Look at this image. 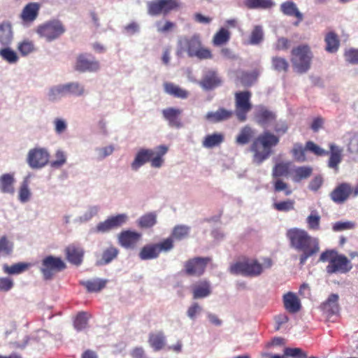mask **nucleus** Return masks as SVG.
I'll list each match as a JSON object with an SVG mask.
<instances>
[{"label":"nucleus","mask_w":358,"mask_h":358,"mask_svg":"<svg viewBox=\"0 0 358 358\" xmlns=\"http://www.w3.org/2000/svg\"><path fill=\"white\" fill-rule=\"evenodd\" d=\"M280 142V137L269 131H265L259 135L252 143L250 151L253 153L252 162L261 164L272 153V148Z\"/></svg>","instance_id":"obj_1"},{"label":"nucleus","mask_w":358,"mask_h":358,"mask_svg":"<svg viewBox=\"0 0 358 358\" xmlns=\"http://www.w3.org/2000/svg\"><path fill=\"white\" fill-rule=\"evenodd\" d=\"M168 147L164 145L156 148V150L151 149H141L136 154L131 163V168L137 171L145 163L150 162L154 168H159L164 163L163 156L167 152Z\"/></svg>","instance_id":"obj_2"},{"label":"nucleus","mask_w":358,"mask_h":358,"mask_svg":"<svg viewBox=\"0 0 358 358\" xmlns=\"http://www.w3.org/2000/svg\"><path fill=\"white\" fill-rule=\"evenodd\" d=\"M321 262H327L326 271L329 274L346 273L352 268L350 261L343 255L338 254L335 250H327L320 257Z\"/></svg>","instance_id":"obj_3"},{"label":"nucleus","mask_w":358,"mask_h":358,"mask_svg":"<svg viewBox=\"0 0 358 358\" xmlns=\"http://www.w3.org/2000/svg\"><path fill=\"white\" fill-rule=\"evenodd\" d=\"M263 271L264 266L257 259L248 257H243L229 266L231 273L250 278L259 276Z\"/></svg>","instance_id":"obj_4"},{"label":"nucleus","mask_w":358,"mask_h":358,"mask_svg":"<svg viewBox=\"0 0 358 358\" xmlns=\"http://www.w3.org/2000/svg\"><path fill=\"white\" fill-rule=\"evenodd\" d=\"M313 54L308 45H300L291 51V62L294 70L304 73L310 68Z\"/></svg>","instance_id":"obj_5"},{"label":"nucleus","mask_w":358,"mask_h":358,"mask_svg":"<svg viewBox=\"0 0 358 358\" xmlns=\"http://www.w3.org/2000/svg\"><path fill=\"white\" fill-rule=\"evenodd\" d=\"M287 236L290 241L292 248L297 250H302L319 247V242L317 238H312L303 230L297 228L289 229Z\"/></svg>","instance_id":"obj_6"},{"label":"nucleus","mask_w":358,"mask_h":358,"mask_svg":"<svg viewBox=\"0 0 358 358\" xmlns=\"http://www.w3.org/2000/svg\"><path fill=\"white\" fill-rule=\"evenodd\" d=\"M173 248V242L171 238H168L159 243H150L144 245L138 253L141 260L156 259L160 252H168Z\"/></svg>","instance_id":"obj_7"},{"label":"nucleus","mask_w":358,"mask_h":358,"mask_svg":"<svg viewBox=\"0 0 358 358\" xmlns=\"http://www.w3.org/2000/svg\"><path fill=\"white\" fill-rule=\"evenodd\" d=\"M180 6L178 0H152L147 3L148 13L151 16L166 15Z\"/></svg>","instance_id":"obj_8"},{"label":"nucleus","mask_w":358,"mask_h":358,"mask_svg":"<svg viewBox=\"0 0 358 358\" xmlns=\"http://www.w3.org/2000/svg\"><path fill=\"white\" fill-rule=\"evenodd\" d=\"M66 31L62 23L57 20L48 21L38 27L36 32L47 41H52L60 37Z\"/></svg>","instance_id":"obj_9"},{"label":"nucleus","mask_w":358,"mask_h":358,"mask_svg":"<svg viewBox=\"0 0 358 358\" xmlns=\"http://www.w3.org/2000/svg\"><path fill=\"white\" fill-rule=\"evenodd\" d=\"M251 92L250 91L238 92L235 93V115L240 122H245L247 114L252 109L250 103Z\"/></svg>","instance_id":"obj_10"},{"label":"nucleus","mask_w":358,"mask_h":358,"mask_svg":"<svg viewBox=\"0 0 358 358\" xmlns=\"http://www.w3.org/2000/svg\"><path fill=\"white\" fill-rule=\"evenodd\" d=\"M66 268V264L60 257L52 255L45 257L41 263V271L45 280H50L54 275Z\"/></svg>","instance_id":"obj_11"},{"label":"nucleus","mask_w":358,"mask_h":358,"mask_svg":"<svg viewBox=\"0 0 358 358\" xmlns=\"http://www.w3.org/2000/svg\"><path fill=\"white\" fill-rule=\"evenodd\" d=\"M210 261L211 258L208 257L191 258L185 262L184 271L187 275L199 277L204 273L206 268Z\"/></svg>","instance_id":"obj_12"},{"label":"nucleus","mask_w":358,"mask_h":358,"mask_svg":"<svg viewBox=\"0 0 358 358\" xmlns=\"http://www.w3.org/2000/svg\"><path fill=\"white\" fill-rule=\"evenodd\" d=\"M351 194H352L353 196H358V185L352 188L350 184L342 182L338 184L333 191H331L329 196L334 203L341 204L347 201Z\"/></svg>","instance_id":"obj_13"},{"label":"nucleus","mask_w":358,"mask_h":358,"mask_svg":"<svg viewBox=\"0 0 358 358\" xmlns=\"http://www.w3.org/2000/svg\"><path fill=\"white\" fill-rule=\"evenodd\" d=\"M84 87L78 83H69L52 88L49 92V99L55 100L58 96L68 94L81 96L84 93Z\"/></svg>","instance_id":"obj_14"},{"label":"nucleus","mask_w":358,"mask_h":358,"mask_svg":"<svg viewBox=\"0 0 358 358\" xmlns=\"http://www.w3.org/2000/svg\"><path fill=\"white\" fill-rule=\"evenodd\" d=\"M50 155L44 148L30 150L27 155V162L33 169H40L49 162Z\"/></svg>","instance_id":"obj_15"},{"label":"nucleus","mask_w":358,"mask_h":358,"mask_svg":"<svg viewBox=\"0 0 358 358\" xmlns=\"http://www.w3.org/2000/svg\"><path fill=\"white\" fill-rule=\"evenodd\" d=\"M75 70L80 72H94L99 69V62L92 57V59L87 57L86 54H80L77 57Z\"/></svg>","instance_id":"obj_16"},{"label":"nucleus","mask_w":358,"mask_h":358,"mask_svg":"<svg viewBox=\"0 0 358 358\" xmlns=\"http://www.w3.org/2000/svg\"><path fill=\"white\" fill-rule=\"evenodd\" d=\"M180 48L187 52L189 57H194V53L201 46L199 34H195L191 37H182L178 41Z\"/></svg>","instance_id":"obj_17"},{"label":"nucleus","mask_w":358,"mask_h":358,"mask_svg":"<svg viewBox=\"0 0 358 358\" xmlns=\"http://www.w3.org/2000/svg\"><path fill=\"white\" fill-rule=\"evenodd\" d=\"M141 238V234L129 230L123 231L118 236V241L125 248H134Z\"/></svg>","instance_id":"obj_18"},{"label":"nucleus","mask_w":358,"mask_h":358,"mask_svg":"<svg viewBox=\"0 0 358 358\" xmlns=\"http://www.w3.org/2000/svg\"><path fill=\"white\" fill-rule=\"evenodd\" d=\"M40 10V4L35 2L27 3L22 10L20 19L23 24H29L38 17Z\"/></svg>","instance_id":"obj_19"},{"label":"nucleus","mask_w":358,"mask_h":358,"mask_svg":"<svg viewBox=\"0 0 358 358\" xmlns=\"http://www.w3.org/2000/svg\"><path fill=\"white\" fill-rule=\"evenodd\" d=\"M162 113L164 118L168 121L170 127L176 128L182 127V123L180 117L182 113L181 109L169 107L162 110Z\"/></svg>","instance_id":"obj_20"},{"label":"nucleus","mask_w":358,"mask_h":358,"mask_svg":"<svg viewBox=\"0 0 358 358\" xmlns=\"http://www.w3.org/2000/svg\"><path fill=\"white\" fill-rule=\"evenodd\" d=\"M339 296L337 294H331L328 299L320 305V309L327 317H329L339 313Z\"/></svg>","instance_id":"obj_21"},{"label":"nucleus","mask_w":358,"mask_h":358,"mask_svg":"<svg viewBox=\"0 0 358 358\" xmlns=\"http://www.w3.org/2000/svg\"><path fill=\"white\" fill-rule=\"evenodd\" d=\"M221 83V78L214 70L207 71L203 75L202 80L199 82L200 86L206 90H213L220 86Z\"/></svg>","instance_id":"obj_22"},{"label":"nucleus","mask_w":358,"mask_h":358,"mask_svg":"<svg viewBox=\"0 0 358 358\" xmlns=\"http://www.w3.org/2000/svg\"><path fill=\"white\" fill-rule=\"evenodd\" d=\"M192 297L194 299H203L211 294V286L206 280H199L191 286Z\"/></svg>","instance_id":"obj_23"},{"label":"nucleus","mask_w":358,"mask_h":358,"mask_svg":"<svg viewBox=\"0 0 358 358\" xmlns=\"http://www.w3.org/2000/svg\"><path fill=\"white\" fill-rule=\"evenodd\" d=\"M234 112L224 108H219L216 111L208 112L205 119L210 123H218L226 121L232 117Z\"/></svg>","instance_id":"obj_24"},{"label":"nucleus","mask_w":358,"mask_h":358,"mask_svg":"<svg viewBox=\"0 0 358 358\" xmlns=\"http://www.w3.org/2000/svg\"><path fill=\"white\" fill-rule=\"evenodd\" d=\"M329 150L328 166L333 169L335 172H338V166L343 159V149L334 143H331L329 144Z\"/></svg>","instance_id":"obj_25"},{"label":"nucleus","mask_w":358,"mask_h":358,"mask_svg":"<svg viewBox=\"0 0 358 358\" xmlns=\"http://www.w3.org/2000/svg\"><path fill=\"white\" fill-rule=\"evenodd\" d=\"M255 117L257 122L262 127H266L276 120L275 113L265 107L259 108Z\"/></svg>","instance_id":"obj_26"},{"label":"nucleus","mask_w":358,"mask_h":358,"mask_svg":"<svg viewBox=\"0 0 358 358\" xmlns=\"http://www.w3.org/2000/svg\"><path fill=\"white\" fill-rule=\"evenodd\" d=\"M65 252L66 259L70 263L77 266L82 263L84 251L80 247L72 244L66 248Z\"/></svg>","instance_id":"obj_27"},{"label":"nucleus","mask_w":358,"mask_h":358,"mask_svg":"<svg viewBox=\"0 0 358 358\" xmlns=\"http://www.w3.org/2000/svg\"><path fill=\"white\" fill-rule=\"evenodd\" d=\"M163 87L164 92L167 94H169L175 98L185 99L189 95V92L187 90L180 87L179 85H177L173 83L164 82Z\"/></svg>","instance_id":"obj_28"},{"label":"nucleus","mask_w":358,"mask_h":358,"mask_svg":"<svg viewBox=\"0 0 358 358\" xmlns=\"http://www.w3.org/2000/svg\"><path fill=\"white\" fill-rule=\"evenodd\" d=\"M148 343L156 352L164 348L166 341L164 332L160 331L156 333H150L148 336Z\"/></svg>","instance_id":"obj_29"},{"label":"nucleus","mask_w":358,"mask_h":358,"mask_svg":"<svg viewBox=\"0 0 358 358\" xmlns=\"http://www.w3.org/2000/svg\"><path fill=\"white\" fill-rule=\"evenodd\" d=\"M283 303L285 308L291 313H295L301 308L300 301L293 292H288L283 296Z\"/></svg>","instance_id":"obj_30"},{"label":"nucleus","mask_w":358,"mask_h":358,"mask_svg":"<svg viewBox=\"0 0 358 358\" xmlns=\"http://www.w3.org/2000/svg\"><path fill=\"white\" fill-rule=\"evenodd\" d=\"M281 11L286 15L294 16L297 18V22L294 23L296 26L303 20V14L299 10L296 5L293 1H286L280 6Z\"/></svg>","instance_id":"obj_31"},{"label":"nucleus","mask_w":358,"mask_h":358,"mask_svg":"<svg viewBox=\"0 0 358 358\" xmlns=\"http://www.w3.org/2000/svg\"><path fill=\"white\" fill-rule=\"evenodd\" d=\"M15 179L13 176L10 173L3 174L0 177V190L5 194H13L15 192L14 188Z\"/></svg>","instance_id":"obj_32"},{"label":"nucleus","mask_w":358,"mask_h":358,"mask_svg":"<svg viewBox=\"0 0 358 358\" xmlns=\"http://www.w3.org/2000/svg\"><path fill=\"white\" fill-rule=\"evenodd\" d=\"M13 40L11 24L4 22L0 24V44L3 46L8 45Z\"/></svg>","instance_id":"obj_33"},{"label":"nucleus","mask_w":358,"mask_h":358,"mask_svg":"<svg viewBox=\"0 0 358 358\" xmlns=\"http://www.w3.org/2000/svg\"><path fill=\"white\" fill-rule=\"evenodd\" d=\"M30 266L31 264L27 262H18L11 266L4 264L3 266V271L8 275H17L26 271Z\"/></svg>","instance_id":"obj_34"},{"label":"nucleus","mask_w":358,"mask_h":358,"mask_svg":"<svg viewBox=\"0 0 358 358\" xmlns=\"http://www.w3.org/2000/svg\"><path fill=\"white\" fill-rule=\"evenodd\" d=\"M324 41L326 43L325 50L331 53L337 52L340 46V41L338 35L334 32L330 31L325 36Z\"/></svg>","instance_id":"obj_35"},{"label":"nucleus","mask_w":358,"mask_h":358,"mask_svg":"<svg viewBox=\"0 0 358 358\" xmlns=\"http://www.w3.org/2000/svg\"><path fill=\"white\" fill-rule=\"evenodd\" d=\"M224 139V136L221 133H213L205 136L202 142V145L206 148H212L220 145Z\"/></svg>","instance_id":"obj_36"},{"label":"nucleus","mask_w":358,"mask_h":358,"mask_svg":"<svg viewBox=\"0 0 358 358\" xmlns=\"http://www.w3.org/2000/svg\"><path fill=\"white\" fill-rule=\"evenodd\" d=\"M313 173V168L310 166H298L294 169L292 180L295 182H299L308 178Z\"/></svg>","instance_id":"obj_37"},{"label":"nucleus","mask_w":358,"mask_h":358,"mask_svg":"<svg viewBox=\"0 0 358 358\" xmlns=\"http://www.w3.org/2000/svg\"><path fill=\"white\" fill-rule=\"evenodd\" d=\"M119 254V250L115 246H110L106 248L102 254L101 258L98 261L99 265H106L116 259Z\"/></svg>","instance_id":"obj_38"},{"label":"nucleus","mask_w":358,"mask_h":358,"mask_svg":"<svg viewBox=\"0 0 358 358\" xmlns=\"http://www.w3.org/2000/svg\"><path fill=\"white\" fill-rule=\"evenodd\" d=\"M107 281L103 279H94L92 280H87L80 282L88 292H98L106 287Z\"/></svg>","instance_id":"obj_39"},{"label":"nucleus","mask_w":358,"mask_h":358,"mask_svg":"<svg viewBox=\"0 0 358 358\" xmlns=\"http://www.w3.org/2000/svg\"><path fill=\"white\" fill-rule=\"evenodd\" d=\"M306 147L300 143H295L290 151L294 159L297 162H305L307 161L306 155Z\"/></svg>","instance_id":"obj_40"},{"label":"nucleus","mask_w":358,"mask_h":358,"mask_svg":"<svg viewBox=\"0 0 358 358\" xmlns=\"http://www.w3.org/2000/svg\"><path fill=\"white\" fill-rule=\"evenodd\" d=\"M230 37V31L226 28H221L215 34L213 38V43L215 46H221L227 43Z\"/></svg>","instance_id":"obj_41"},{"label":"nucleus","mask_w":358,"mask_h":358,"mask_svg":"<svg viewBox=\"0 0 358 358\" xmlns=\"http://www.w3.org/2000/svg\"><path fill=\"white\" fill-rule=\"evenodd\" d=\"M259 74L257 70H254L252 72L243 71L238 79L243 86L250 87L257 81Z\"/></svg>","instance_id":"obj_42"},{"label":"nucleus","mask_w":358,"mask_h":358,"mask_svg":"<svg viewBox=\"0 0 358 358\" xmlns=\"http://www.w3.org/2000/svg\"><path fill=\"white\" fill-rule=\"evenodd\" d=\"M253 136V131L249 126L243 127L236 138V143L238 145H243L248 144Z\"/></svg>","instance_id":"obj_43"},{"label":"nucleus","mask_w":358,"mask_h":358,"mask_svg":"<svg viewBox=\"0 0 358 358\" xmlns=\"http://www.w3.org/2000/svg\"><path fill=\"white\" fill-rule=\"evenodd\" d=\"M244 4L248 9H266L273 6L271 0H245Z\"/></svg>","instance_id":"obj_44"},{"label":"nucleus","mask_w":358,"mask_h":358,"mask_svg":"<svg viewBox=\"0 0 358 358\" xmlns=\"http://www.w3.org/2000/svg\"><path fill=\"white\" fill-rule=\"evenodd\" d=\"M271 66L273 70L284 73H287L289 67L288 61L285 58L279 56L271 58Z\"/></svg>","instance_id":"obj_45"},{"label":"nucleus","mask_w":358,"mask_h":358,"mask_svg":"<svg viewBox=\"0 0 358 358\" xmlns=\"http://www.w3.org/2000/svg\"><path fill=\"white\" fill-rule=\"evenodd\" d=\"M289 173V163L288 162H279L277 163L273 168L272 176L274 178L280 177L287 176Z\"/></svg>","instance_id":"obj_46"},{"label":"nucleus","mask_w":358,"mask_h":358,"mask_svg":"<svg viewBox=\"0 0 358 358\" xmlns=\"http://www.w3.org/2000/svg\"><path fill=\"white\" fill-rule=\"evenodd\" d=\"M13 250V244L6 236L0 238V257L10 256Z\"/></svg>","instance_id":"obj_47"},{"label":"nucleus","mask_w":358,"mask_h":358,"mask_svg":"<svg viewBox=\"0 0 358 358\" xmlns=\"http://www.w3.org/2000/svg\"><path fill=\"white\" fill-rule=\"evenodd\" d=\"M90 315L86 312H80L75 318L74 327L78 331L85 329L88 324Z\"/></svg>","instance_id":"obj_48"},{"label":"nucleus","mask_w":358,"mask_h":358,"mask_svg":"<svg viewBox=\"0 0 358 358\" xmlns=\"http://www.w3.org/2000/svg\"><path fill=\"white\" fill-rule=\"evenodd\" d=\"M306 151L314 154L316 156L322 157L328 155L329 151L320 148L318 145L312 141H308L306 143Z\"/></svg>","instance_id":"obj_49"},{"label":"nucleus","mask_w":358,"mask_h":358,"mask_svg":"<svg viewBox=\"0 0 358 358\" xmlns=\"http://www.w3.org/2000/svg\"><path fill=\"white\" fill-rule=\"evenodd\" d=\"M264 38V34L261 27L256 26L251 32L249 44L257 45L259 44Z\"/></svg>","instance_id":"obj_50"},{"label":"nucleus","mask_w":358,"mask_h":358,"mask_svg":"<svg viewBox=\"0 0 358 358\" xmlns=\"http://www.w3.org/2000/svg\"><path fill=\"white\" fill-rule=\"evenodd\" d=\"M0 56L3 59L6 60L10 64L15 63L18 60V57L16 52L8 48L1 49Z\"/></svg>","instance_id":"obj_51"},{"label":"nucleus","mask_w":358,"mask_h":358,"mask_svg":"<svg viewBox=\"0 0 358 358\" xmlns=\"http://www.w3.org/2000/svg\"><path fill=\"white\" fill-rule=\"evenodd\" d=\"M31 196V192L29 189V182L27 180H24L20 186L19 190V200L22 202H27L29 200Z\"/></svg>","instance_id":"obj_52"},{"label":"nucleus","mask_w":358,"mask_h":358,"mask_svg":"<svg viewBox=\"0 0 358 358\" xmlns=\"http://www.w3.org/2000/svg\"><path fill=\"white\" fill-rule=\"evenodd\" d=\"M17 49L22 55H27L34 51V44L29 40H24L19 43Z\"/></svg>","instance_id":"obj_53"},{"label":"nucleus","mask_w":358,"mask_h":358,"mask_svg":"<svg viewBox=\"0 0 358 358\" xmlns=\"http://www.w3.org/2000/svg\"><path fill=\"white\" fill-rule=\"evenodd\" d=\"M273 207L275 210L282 212H287L293 210L294 208V201L293 200H286L275 203Z\"/></svg>","instance_id":"obj_54"},{"label":"nucleus","mask_w":358,"mask_h":358,"mask_svg":"<svg viewBox=\"0 0 358 358\" xmlns=\"http://www.w3.org/2000/svg\"><path fill=\"white\" fill-rule=\"evenodd\" d=\"M189 227L185 225H177L174 227L172 236L177 239L181 240L188 235Z\"/></svg>","instance_id":"obj_55"},{"label":"nucleus","mask_w":358,"mask_h":358,"mask_svg":"<svg viewBox=\"0 0 358 358\" xmlns=\"http://www.w3.org/2000/svg\"><path fill=\"white\" fill-rule=\"evenodd\" d=\"M56 159L50 162L52 168H59L66 162L65 153L62 150H57L55 153Z\"/></svg>","instance_id":"obj_56"},{"label":"nucleus","mask_w":358,"mask_h":358,"mask_svg":"<svg viewBox=\"0 0 358 358\" xmlns=\"http://www.w3.org/2000/svg\"><path fill=\"white\" fill-rule=\"evenodd\" d=\"M273 129L276 134L275 135L279 137V136L284 135L287 132L289 126L286 121L280 120L275 123Z\"/></svg>","instance_id":"obj_57"},{"label":"nucleus","mask_w":358,"mask_h":358,"mask_svg":"<svg viewBox=\"0 0 358 358\" xmlns=\"http://www.w3.org/2000/svg\"><path fill=\"white\" fill-rule=\"evenodd\" d=\"M273 186L275 192L284 191L286 196L292 194V190L288 187V185L280 179H277L274 182Z\"/></svg>","instance_id":"obj_58"},{"label":"nucleus","mask_w":358,"mask_h":358,"mask_svg":"<svg viewBox=\"0 0 358 358\" xmlns=\"http://www.w3.org/2000/svg\"><path fill=\"white\" fill-rule=\"evenodd\" d=\"M345 60L351 64H358V49L350 48L344 53Z\"/></svg>","instance_id":"obj_59"},{"label":"nucleus","mask_w":358,"mask_h":358,"mask_svg":"<svg viewBox=\"0 0 358 358\" xmlns=\"http://www.w3.org/2000/svg\"><path fill=\"white\" fill-rule=\"evenodd\" d=\"M285 355L286 356L292 357H298V358H306L307 357V354L305 353L300 348H285Z\"/></svg>","instance_id":"obj_60"},{"label":"nucleus","mask_w":358,"mask_h":358,"mask_svg":"<svg viewBox=\"0 0 358 358\" xmlns=\"http://www.w3.org/2000/svg\"><path fill=\"white\" fill-rule=\"evenodd\" d=\"M14 286L13 279L3 277L0 278V292H7L10 291Z\"/></svg>","instance_id":"obj_61"},{"label":"nucleus","mask_w":358,"mask_h":358,"mask_svg":"<svg viewBox=\"0 0 358 358\" xmlns=\"http://www.w3.org/2000/svg\"><path fill=\"white\" fill-rule=\"evenodd\" d=\"M289 41L285 38L280 37L278 38L276 43L273 45V48L275 51L287 50L289 48Z\"/></svg>","instance_id":"obj_62"},{"label":"nucleus","mask_w":358,"mask_h":358,"mask_svg":"<svg viewBox=\"0 0 358 358\" xmlns=\"http://www.w3.org/2000/svg\"><path fill=\"white\" fill-rule=\"evenodd\" d=\"M323 178L320 175L315 176L309 182L308 187L313 192L317 191L323 185Z\"/></svg>","instance_id":"obj_63"},{"label":"nucleus","mask_w":358,"mask_h":358,"mask_svg":"<svg viewBox=\"0 0 358 358\" xmlns=\"http://www.w3.org/2000/svg\"><path fill=\"white\" fill-rule=\"evenodd\" d=\"M202 310L201 307L199 305L198 303H193L187 309V316L192 319L194 320L196 316L199 314Z\"/></svg>","instance_id":"obj_64"}]
</instances>
